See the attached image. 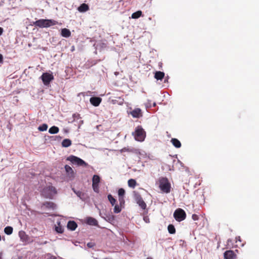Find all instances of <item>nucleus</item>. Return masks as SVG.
I'll use <instances>...</instances> for the list:
<instances>
[{"instance_id": "nucleus-28", "label": "nucleus", "mask_w": 259, "mask_h": 259, "mask_svg": "<svg viewBox=\"0 0 259 259\" xmlns=\"http://www.w3.org/2000/svg\"><path fill=\"white\" fill-rule=\"evenodd\" d=\"M48 125L47 124L44 123L42 125H40L38 127V130L39 131H42V132L46 131H47V128H48Z\"/></svg>"}, {"instance_id": "nucleus-1", "label": "nucleus", "mask_w": 259, "mask_h": 259, "mask_svg": "<svg viewBox=\"0 0 259 259\" xmlns=\"http://www.w3.org/2000/svg\"><path fill=\"white\" fill-rule=\"evenodd\" d=\"M57 193L56 188L52 185L44 187L40 191L42 196L46 198L53 199L54 195Z\"/></svg>"}, {"instance_id": "nucleus-40", "label": "nucleus", "mask_w": 259, "mask_h": 259, "mask_svg": "<svg viewBox=\"0 0 259 259\" xmlns=\"http://www.w3.org/2000/svg\"><path fill=\"white\" fill-rule=\"evenodd\" d=\"M3 32V29L2 27H0V35H1Z\"/></svg>"}, {"instance_id": "nucleus-20", "label": "nucleus", "mask_w": 259, "mask_h": 259, "mask_svg": "<svg viewBox=\"0 0 259 259\" xmlns=\"http://www.w3.org/2000/svg\"><path fill=\"white\" fill-rule=\"evenodd\" d=\"M72 144L71 141L69 139H65L62 142V146L63 147H68Z\"/></svg>"}, {"instance_id": "nucleus-34", "label": "nucleus", "mask_w": 259, "mask_h": 259, "mask_svg": "<svg viewBox=\"0 0 259 259\" xmlns=\"http://www.w3.org/2000/svg\"><path fill=\"white\" fill-rule=\"evenodd\" d=\"M192 218L194 221H197L199 219V216L196 214H193L192 216Z\"/></svg>"}, {"instance_id": "nucleus-29", "label": "nucleus", "mask_w": 259, "mask_h": 259, "mask_svg": "<svg viewBox=\"0 0 259 259\" xmlns=\"http://www.w3.org/2000/svg\"><path fill=\"white\" fill-rule=\"evenodd\" d=\"M136 150L134 148H123L121 149V152H134Z\"/></svg>"}, {"instance_id": "nucleus-9", "label": "nucleus", "mask_w": 259, "mask_h": 259, "mask_svg": "<svg viewBox=\"0 0 259 259\" xmlns=\"http://www.w3.org/2000/svg\"><path fill=\"white\" fill-rule=\"evenodd\" d=\"M135 200L143 209H146L147 205L140 194H136L135 195Z\"/></svg>"}, {"instance_id": "nucleus-46", "label": "nucleus", "mask_w": 259, "mask_h": 259, "mask_svg": "<svg viewBox=\"0 0 259 259\" xmlns=\"http://www.w3.org/2000/svg\"><path fill=\"white\" fill-rule=\"evenodd\" d=\"M168 81V79L164 80V81Z\"/></svg>"}, {"instance_id": "nucleus-6", "label": "nucleus", "mask_w": 259, "mask_h": 259, "mask_svg": "<svg viewBox=\"0 0 259 259\" xmlns=\"http://www.w3.org/2000/svg\"><path fill=\"white\" fill-rule=\"evenodd\" d=\"M67 160L71 161L73 163H76L79 166L87 165V163L82 159L74 155L70 156L67 158Z\"/></svg>"}, {"instance_id": "nucleus-44", "label": "nucleus", "mask_w": 259, "mask_h": 259, "mask_svg": "<svg viewBox=\"0 0 259 259\" xmlns=\"http://www.w3.org/2000/svg\"><path fill=\"white\" fill-rule=\"evenodd\" d=\"M168 81V79L164 80V81Z\"/></svg>"}, {"instance_id": "nucleus-11", "label": "nucleus", "mask_w": 259, "mask_h": 259, "mask_svg": "<svg viewBox=\"0 0 259 259\" xmlns=\"http://www.w3.org/2000/svg\"><path fill=\"white\" fill-rule=\"evenodd\" d=\"M131 114L134 118H140L142 116V110L140 108H135L131 112Z\"/></svg>"}, {"instance_id": "nucleus-7", "label": "nucleus", "mask_w": 259, "mask_h": 259, "mask_svg": "<svg viewBox=\"0 0 259 259\" xmlns=\"http://www.w3.org/2000/svg\"><path fill=\"white\" fill-rule=\"evenodd\" d=\"M41 78L45 85H48L50 82L54 79V76L49 73H43L41 76Z\"/></svg>"}, {"instance_id": "nucleus-22", "label": "nucleus", "mask_w": 259, "mask_h": 259, "mask_svg": "<svg viewBox=\"0 0 259 259\" xmlns=\"http://www.w3.org/2000/svg\"><path fill=\"white\" fill-rule=\"evenodd\" d=\"M59 129L57 126H53L50 128L49 132L51 134H57L59 132Z\"/></svg>"}, {"instance_id": "nucleus-38", "label": "nucleus", "mask_w": 259, "mask_h": 259, "mask_svg": "<svg viewBox=\"0 0 259 259\" xmlns=\"http://www.w3.org/2000/svg\"><path fill=\"white\" fill-rule=\"evenodd\" d=\"M87 246H88L89 247L91 248V247H92L94 246V245L93 244V243H88L87 244Z\"/></svg>"}, {"instance_id": "nucleus-19", "label": "nucleus", "mask_w": 259, "mask_h": 259, "mask_svg": "<svg viewBox=\"0 0 259 259\" xmlns=\"http://www.w3.org/2000/svg\"><path fill=\"white\" fill-rule=\"evenodd\" d=\"M87 223L92 226H97L98 225L97 221L92 217H89L87 219Z\"/></svg>"}, {"instance_id": "nucleus-21", "label": "nucleus", "mask_w": 259, "mask_h": 259, "mask_svg": "<svg viewBox=\"0 0 259 259\" xmlns=\"http://www.w3.org/2000/svg\"><path fill=\"white\" fill-rule=\"evenodd\" d=\"M128 186L132 188H134L137 185V182L135 179H131L127 182Z\"/></svg>"}, {"instance_id": "nucleus-4", "label": "nucleus", "mask_w": 259, "mask_h": 259, "mask_svg": "<svg viewBox=\"0 0 259 259\" xmlns=\"http://www.w3.org/2000/svg\"><path fill=\"white\" fill-rule=\"evenodd\" d=\"M136 140L140 142H142L144 140L145 138V132L143 128L138 126L136 127L135 132L133 133Z\"/></svg>"}, {"instance_id": "nucleus-16", "label": "nucleus", "mask_w": 259, "mask_h": 259, "mask_svg": "<svg viewBox=\"0 0 259 259\" xmlns=\"http://www.w3.org/2000/svg\"><path fill=\"white\" fill-rule=\"evenodd\" d=\"M61 35L64 37H69L71 35V32L67 28H63L61 30Z\"/></svg>"}, {"instance_id": "nucleus-5", "label": "nucleus", "mask_w": 259, "mask_h": 259, "mask_svg": "<svg viewBox=\"0 0 259 259\" xmlns=\"http://www.w3.org/2000/svg\"><path fill=\"white\" fill-rule=\"evenodd\" d=\"M174 217L178 222H181L186 218L185 211L182 208L177 209L174 213Z\"/></svg>"}, {"instance_id": "nucleus-13", "label": "nucleus", "mask_w": 259, "mask_h": 259, "mask_svg": "<svg viewBox=\"0 0 259 259\" xmlns=\"http://www.w3.org/2000/svg\"><path fill=\"white\" fill-rule=\"evenodd\" d=\"M89 10V6L86 4H82L79 7L77 8V10L81 13H83L88 11Z\"/></svg>"}, {"instance_id": "nucleus-31", "label": "nucleus", "mask_w": 259, "mask_h": 259, "mask_svg": "<svg viewBox=\"0 0 259 259\" xmlns=\"http://www.w3.org/2000/svg\"><path fill=\"white\" fill-rule=\"evenodd\" d=\"M121 208L118 205H115L113 209V211L114 213H117L121 211Z\"/></svg>"}, {"instance_id": "nucleus-43", "label": "nucleus", "mask_w": 259, "mask_h": 259, "mask_svg": "<svg viewBox=\"0 0 259 259\" xmlns=\"http://www.w3.org/2000/svg\"><path fill=\"white\" fill-rule=\"evenodd\" d=\"M53 259H56V257L54 256Z\"/></svg>"}, {"instance_id": "nucleus-18", "label": "nucleus", "mask_w": 259, "mask_h": 259, "mask_svg": "<svg viewBox=\"0 0 259 259\" xmlns=\"http://www.w3.org/2000/svg\"><path fill=\"white\" fill-rule=\"evenodd\" d=\"M46 207L48 208L54 209L56 207V204L52 202H45L42 204Z\"/></svg>"}, {"instance_id": "nucleus-36", "label": "nucleus", "mask_w": 259, "mask_h": 259, "mask_svg": "<svg viewBox=\"0 0 259 259\" xmlns=\"http://www.w3.org/2000/svg\"><path fill=\"white\" fill-rule=\"evenodd\" d=\"M73 117L74 118V119H79L80 118V115L78 113H75L73 115Z\"/></svg>"}, {"instance_id": "nucleus-2", "label": "nucleus", "mask_w": 259, "mask_h": 259, "mask_svg": "<svg viewBox=\"0 0 259 259\" xmlns=\"http://www.w3.org/2000/svg\"><path fill=\"white\" fill-rule=\"evenodd\" d=\"M58 24L57 21L53 19H39L33 22V25L39 28H47Z\"/></svg>"}, {"instance_id": "nucleus-41", "label": "nucleus", "mask_w": 259, "mask_h": 259, "mask_svg": "<svg viewBox=\"0 0 259 259\" xmlns=\"http://www.w3.org/2000/svg\"><path fill=\"white\" fill-rule=\"evenodd\" d=\"M146 259H152V258L151 257H148Z\"/></svg>"}, {"instance_id": "nucleus-27", "label": "nucleus", "mask_w": 259, "mask_h": 259, "mask_svg": "<svg viewBox=\"0 0 259 259\" xmlns=\"http://www.w3.org/2000/svg\"><path fill=\"white\" fill-rule=\"evenodd\" d=\"M108 199L112 206H113L116 202V200L113 198V197L111 194H109L108 195Z\"/></svg>"}, {"instance_id": "nucleus-24", "label": "nucleus", "mask_w": 259, "mask_h": 259, "mask_svg": "<svg viewBox=\"0 0 259 259\" xmlns=\"http://www.w3.org/2000/svg\"><path fill=\"white\" fill-rule=\"evenodd\" d=\"M142 12L141 11H138L132 15V18L133 19H138L142 16Z\"/></svg>"}, {"instance_id": "nucleus-10", "label": "nucleus", "mask_w": 259, "mask_h": 259, "mask_svg": "<svg viewBox=\"0 0 259 259\" xmlns=\"http://www.w3.org/2000/svg\"><path fill=\"white\" fill-rule=\"evenodd\" d=\"M236 256L234 252L231 250H227L224 253V258L225 259H235Z\"/></svg>"}, {"instance_id": "nucleus-23", "label": "nucleus", "mask_w": 259, "mask_h": 259, "mask_svg": "<svg viewBox=\"0 0 259 259\" xmlns=\"http://www.w3.org/2000/svg\"><path fill=\"white\" fill-rule=\"evenodd\" d=\"M65 169L68 175H71V177H73L74 172L72 168L70 166L66 165L65 166Z\"/></svg>"}, {"instance_id": "nucleus-26", "label": "nucleus", "mask_w": 259, "mask_h": 259, "mask_svg": "<svg viewBox=\"0 0 259 259\" xmlns=\"http://www.w3.org/2000/svg\"><path fill=\"white\" fill-rule=\"evenodd\" d=\"M167 229L170 234H173L176 233V229L173 225L170 224L168 226Z\"/></svg>"}, {"instance_id": "nucleus-17", "label": "nucleus", "mask_w": 259, "mask_h": 259, "mask_svg": "<svg viewBox=\"0 0 259 259\" xmlns=\"http://www.w3.org/2000/svg\"><path fill=\"white\" fill-rule=\"evenodd\" d=\"M171 142L172 145L177 148H179L181 147V143L179 140L176 138H172Z\"/></svg>"}, {"instance_id": "nucleus-8", "label": "nucleus", "mask_w": 259, "mask_h": 259, "mask_svg": "<svg viewBox=\"0 0 259 259\" xmlns=\"http://www.w3.org/2000/svg\"><path fill=\"white\" fill-rule=\"evenodd\" d=\"M92 187L94 191L96 193H99V183L100 182V178L98 175H94L92 179Z\"/></svg>"}, {"instance_id": "nucleus-15", "label": "nucleus", "mask_w": 259, "mask_h": 259, "mask_svg": "<svg viewBox=\"0 0 259 259\" xmlns=\"http://www.w3.org/2000/svg\"><path fill=\"white\" fill-rule=\"evenodd\" d=\"M164 73L161 71H156L154 74V77L157 80H161L164 77Z\"/></svg>"}, {"instance_id": "nucleus-45", "label": "nucleus", "mask_w": 259, "mask_h": 259, "mask_svg": "<svg viewBox=\"0 0 259 259\" xmlns=\"http://www.w3.org/2000/svg\"><path fill=\"white\" fill-rule=\"evenodd\" d=\"M168 81V79L164 80V81Z\"/></svg>"}, {"instance_id": "nucleus-42", "label": "nucleus", "mask_w": 259, "mask_h": 259, "mask_svg": "<svg viewBox=\"0 0 259 259\" xmlns=\"http://www.w3.org/2000/svg\"><path fill=\"white\" fill-rule=\"evenodd\" d=\"M156 106V103H153V106Z\"/></svg>"}, {"instance_id": "nucleus-25", "label": "nucleus", "mask_w": 259, "mask_h": 259, "mask_svg": "<svg viewBox=\"0 0 259 259\" xmlns=\"http://www.w3.org/2000/svg\"><path fill=\"white\" fill-rule=\"evenodd\" d=\"M13 229L11 226H7L4 229L5 233L7 235H11L12 234Z\"/></svg>"}, {"instance_id": "nucleus-14", "label": "nucleus", "mask_w": 259, "mask_h": 259, "mask_svg": "<svg viewBox=\"0 0 259 259\" xmlns=\"http://www.w3.org/2000/svg\"><path fill=\"white\" fill-rule=\"evenodd\" d=\"M77 227V224L74 221H70L68 222L67 228L68 229L74 231Z\"/></svg>"}, {"instance_id": "nucleus-39", "label": "nucleus", "mask_w": 259, "mask_h": 259, "mask_svg": "<svg viewBox=\"0 0 259 259\" xmlns=\"http://www.w3.org/2000/svg\"><path fill=\"white\" fill-rule=\"evenodd\" d=\"M3 62V56L0 54V63H2Z\"/></svg>"}, {"instance_id": "nucleus-37", "label": "nucleus", "mask_w": 259, "mask_h": 259, "mask_svg": "<svg viewBox=\"0 0 259 259\" xmlns=\"http://www.w3.org/2000/svg\"><path fill=\"white\" fill-rule=\"evenodd\" d=\"M119 201L120 202V204H121L122 203H124V199L123 197H119Z\"/></svg>"}, {"instance_id": "nucleus-33", "label": "nucleus", "mask_w": 259, "mask_h": 259, "mask_svg": "<svg viewBox=\"0 0 259 259\" xmlns=\"http://www.w3.org/2000/svg\"><path fill=\"white\" fill-rule=\"evenodd\" d=\"M55 230L59 233H62L63 232V229L61 226H57L55 227Z\"/></svg>"}, {"instance_id": "nucleus-12", "label": "nucleus", "mask_w": 259, "mask_h": 259, "mask_svg": "<svg viewBox=\"0 0 259 259\" xmlns=\"http://www.w3.org/2000/svg\"><path fill=\"white\" fill-rule=\"evenodd\" d=\"M90 103L94 106H98L102 101V99L100 97H91L90 99Z\"/></svg>"}, {"instance_id": "nucleus-32", "label": "nucleus", "mask_w": 259, "mask_h": 259, "mask_svg": "<svg viewBox=\"0 0 259 259\" xmlns=\"http://www.w3.org/2000/svg\"><path fill=\"white\" fill-rule=\"evenodd\" d=\"M72 190L76 194V195L79 197H81V195H82V193L80 191H76L74 188H72Z\"/></svg>"}, {"instance_id": "nucleus-3", "label": "nucleus", "mask_w": 259, "mask_h": 259, "mask_svg": "<svg viewBox=\"0 0 259 259\" xmlns=\"http://www.w3.org/2000/svg\"><path fill=\"white\" fill-rule=\"evenodd\" d=\"M159 187L164 193H168L170 191V184L166 178L161 177L159 178Z\"/></svg>"}, {"instance_id": "nucleus-30", "label": "nucleus", "mask_w": 259, "mask_h": 259, "mask_svg": "<svg viewBox=\"0 0 259 259\" xmlns=\"http://www.w3.org/2000/svg\"><path fill=\"white\" fill-rule=\"evenodd\" d=\"M119 197H123L125 194V190L123 188H120L118 191Z\"/></svg>"}, {"instance_id": "nucleus-35", "label": "nucleus", "mask_w": 259, "mask_h": 259, "mask_svg": "<svg viewBox=\"0 0 259 259\" xmlns=\"http://www.w3.org/2000/svg\"><path fill=\"white\" fill-rule=\"evenodd\" d=\"M143 220L144 222L146 223H150V219L148 216H144L143 217Z\"/></svg>"}]
</instances>
